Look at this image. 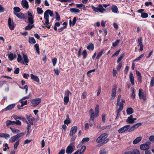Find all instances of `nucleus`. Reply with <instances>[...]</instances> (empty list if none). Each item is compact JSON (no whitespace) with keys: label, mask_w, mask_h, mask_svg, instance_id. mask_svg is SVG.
Listing matches in <instances>:
<instances>
[{"label":"nucleus","mask_w":154,"mask_h":154,"mask_svg":"<svg viewBox=\"0 0 154 154\" xmlns=\"http://www.w3.org/2000/svg\"><path fill=\"white\" fill-rule=\"evenodd\" d=\"M108 135L106 133H104L100 135L96 140V141L98 143H101L102 144L106 143L109 141L107 139Z\"/></svg>","instance_id":"f257e3e1"},{"label":"nucleus","mask_w":154,"mask_h":154,"mask_svg":"<svg viewBox=\"0 0 154 154\" xmlns=\"http://www.w3.org/2000/svg\"><path fill=\"white\" fill-rule=\"evenodd\" d=\"M99 106H96L94 112L92 109H90L89 112L90 113V117L89 120V122L91 120L94 121L95 118L99 116Z\"/></svg>","instance_id":"f03ea898"},{"label":"nucleus","mask_w":154,"mask_h":154,"mask_svg":"<svg viewBox=\"0 0 154 154\" xmlns=\"http://www.w3.org/2000/svg\"><path fill=\"white\" fill-rule=\"evenodd\" d=\"M75 146L74 142H70V144L67 147L66 153L67 154H71L74 151Z\"/></svg>","instance_id":"7ed1b4c3"},{"label":"nucleus","mask_w":154,"mask_h":154,"mask_svg":"<svg viewBox=\"0 0 154 154\" xmlns=\"http://www.w3.org/2000/svg\"><path fill=\"white\" fill-rule=\"evenodd\" d=\"M91 8L94 11L96 12L99 11L101 13H103V11L105 10V9L100 4L98 6V7L97 8L92 5L91 6Z\"/></svg>","instance_id":"20e7f679"},{"label":"nucleus","mask_w":154,"mask_h":154,"mask_svg":"<svg viewBox=\"0 0 154 154\" xmlns=\"http://www.w3.org/2000/svg\"><path fill=\"white\" fill-rule=\"evenodd\" d=\"M8 25L9 27L11 30L14 29L15 27V25L13 20H11L10 18H9L8 20Z\"/></svg>","instance_id":"39448f33"},{"label":"nucleus","mask_w":154,"mask_h":154,"mask_svg":"<svg viewBox=\"0 0 154 154\" xmlns=\"http://www.w3.org/2000/svg\"><path fill=\"white\" fill-rule=\"evenodd\" d=\"M27 14L28 15V20L29 23L31 25H32L33 24L34 17L32 15V14L28 11L27 12Z\"/></svg>","instance_id":"423d86ee"},{"label":"nucleus","mask_w":154,"mask_h":154,"mask_svg":"<svg viewBox=\"0 0 154 154\" xmlns=\"http://www.w3.org/2000/svg\"><path fill=\"white\" fill-rule=\"evenodd\" d=\"M142 91L143 90L142 89H139L138 95L140 99H143L144 101H145L146 100V98L144 94L142 92Z\"/></svg>","instance_id":"0eeeda50"},{"label":"nucleus","mask_w":154,"mask_h":154,"mask_svg":"<svg viewBox=\"0 0 154 154\" xmlns=\"http://www.w3.org/2000/svg\"><path fill=\"white\" fill-rule=\"evenodd\" d=\"M48 10L45 11L44 13V18L45 19V23H44V25H48L49 24L48 13Z\"/></svg>","instance_id":"6e6552de"},{"label":"nucleus","mask_w":154,"mask_h":154,"mask_svg":"<svg viewBox=\"0 0 154 154\" xmlns=\"http://www.w3.org/2000/svg\"><path fill=\"white\" fill-rule=\"evenodd\" d=\"M130 126L129 125H126L124 126L118 130V132L119 133H122L125 132L127 130H128L130 128Z\"/></svg>","instance_id":"1a4fd4ad"},{"label":"nucleus","mask_w":154,"mask_h":154,"mask_svg":"<svg viewBox=\"0 0 154 154\" xmlns=\"http://www.w3.org/2000/svg\"><path fill=\"white\" fill-rule=\"evenodd\" d=\"M41 100L40 98H36L32 100L31 103L33 104L34 106H37L41 103Z\"/></svg>","instance_id":"9d476101"},{"label":"nucleus","mask_w":154,"mask_h":154,"mask_svg":"<svg viewBox=\"0 0 154 154\" xmlns=\"http://www.w3.org/2000/svg\"><path fill=\"white\" fill-rule=\"evenodd\" d=\"M77 127L76 126H74L72 127L70 130L69 136H72L74 134H75L77 131Z\"/></svg>","instance_id":"9b49d317"},{"label":"nucleus","mask_w":154,"mask_h":154,"mask_svg":"<svg viewBox=\"0 0 154 154\" xmlns=\"http://www.w3.org/2000/svg\"><path fill=\"white\" fill-rule=\"evenodd\" d=\"M116 88L117 87L116 85H115L113 86L111 95L112 97L111 99L112 100H114L116 96Z\"/></svg>","instance_id":"f8f14e48"},{"label":"nucleus","mask_w":154,"mask_h":154,"mask_svg":"<svg viewBox=\"0 0 154 154\" xmlns=\"http://www.w3.org/2000/svg\"><path fill=\"white\" fill-rule=\"evenodd\" d=\"M21 3L23 8L26 9H28L29 8L28 3L26 0H22Z\"/></svg>","instance_id":"ddd939ff"},{"label":"nucleus","mask_w":154,"mask_h":154,"mask_svg":"<svg viewBox=\"0 0 154 154\" xmlns=\"http://www.w3.org/2000/svg\"><path fill=\"white\" fill-rule=\"evenodd\" d=\"M140 149L143 150H146L148 149L149 148V146L146 143L142 144L140 146Z\"/></svg>","instance_id":"4468645a"},{"label":"nucleus","mask_w":154,"mask_h":154,"mask_svg":"<svg viewBox=\"0 0 154 154\" xmlns=\"http://www.w3.org/2000/svg\"><path fill=\"white\" fill-rule=\"evenodd\" d=\"M14 14L20 19H26L24 14L20 12L18 14L14 12Z\"/></svg>","instance_id":"2eb2a0df"},{"label":"nucleus","mask_w":154,"mask_h":154,"mask_svg":"<svg viewBox=\"0 0 154 154\" xmlns=\"http://www.w3.org/2000/svg\"><path fill=\"white\" fill-rule=\"evenodd\" d=\"M30 77L31 79L33 81L36 82L38 83L40 81L38 77L37 76L34 75L33 74H30Z\"/></svg>","instance_id":"dca6fc26"},{"label":"nucleus","mask_w":154,"mask_h":154,"mask_svg":"<svg viewBox=\"0 0 154 154\" xmlns=\"http://www.w3.org/2000/svg\"><path fill=\"white\" fill-rule=\"evenodd\" d=\"M138 45L140 46V51H142L143 50V45L142 43V39L141 37H140L138 40Z\"/></svg>","instance_id":"f3484780"},{"label":"nucleus","mask_w":154,"mask_h":154,"mask_svg":"<svg viewBox=\"0 0 154 154\" xmlns=\"http://www.w3.org/2000/svg\"><path fill=\"white\" fill-rule=\"evenodd\" d=\"M23 61H22V63L23 64H26L27 65V63L29 62V60L28 59L27 56L24 54H23Z\"/></svg>","instance_id":"a211bd4d"},{"label":"nucleus","mask_w":154,"mask_h":154,"mask_svg":"<svg viewBox=\"0 0 154 154\" xmlns=\"http://www.w3.org/2000/svg\"><path fill=\"white\" fill-rule=\"evenodd\" d=\"M129 79L132 85H134V77L132 72H131L129 75Z\"/></svg>","instance_id":"6ab92c4d"},{"label":"nucleus","mask_w":154,"mask_h":154,"mask_svg":"<svg viewBox=\"0 0 154 154\" xmlns=\"http://www.w3.org/2000/svg\"><path fill=\"white\" fill-rule=\"evenodd\" d=\"M19 140L17 136L15 135L12 137L9 140V141L10 143L14 142L16 141Z\"/></svg>","instance_id":"aec40b11"},{"label":"nucleus","mask_w":154,"mask_h":154,"mask_svg":"<svg viewBox=\"0 0 154 154\" xmlns=\"http://www.w3.org/2000/svg\"><path fill=\"white\" fill-rule=\"evenodd\" d=\"M142 138L141 137H138L133 140V143L134 144H137L141 140Z\"/></svg>","instance_id":"412c9836"},{"label":"nucleus","mask_w":154,"mask_h":154,"mask_svg":"<svg viewBox=\"0 0 154 154\" xmlns=\"http://www.w3.org/2000/svg\"><path fill=\"white\" fill-rule=\"evenodd\" d=\"M64 122L65 124L67 125L71 123L70 120L69 118V115L68 114L67 115L66 119L64 121Z\"/></svg>","instance_id":"4be33fe9"},{"label":"nucleus","mask_w":154,"mask_h":154,"mask_svg":"<svg viewBox=\"0 0 154 154\" xmlns=\"http://www.w3.org/2000/svg\"><path fill=\"white\" fill-rule=\"evenodd\" d=\"M70 11L72 13H78L80 11L79 9L75 8H71Z\"/></svg>","instance_id":"5701e85b"},{"label":"nucleus","mask_w":154,"mask_h":154,"mask_svg":"<svg viewBox=\"0 0 154 154\" xmlns=\"http://www.w3.org/2000/svg\"><path fill=\"white\" fill-rule=\"evenodd\" d=\"M123 106H120L119 108L117 109V117H118L120 115V112L121 110H123Z\"/></svg>","instance_id":"b1692460"},{"label":"nucleus","mask_w":154,"mask_h":154,"mask_svg":"<svg viewBox=\"0 0 154 154\" xmlns=\"http://www.w3.org/2000/svg\"><path fill=\"white\" fill-rule=\"evenodd\" d=\"M112 10L113 13H117L118 9L117 6L115 5H113L112 8Z\"/></svg>","instance_id":"393cba45"},{"label":"nucleus","mask_w":154,"mask_h":154,"mask_svg":"<svg viewBox=\"0 0 154 154\" xmlns=\"http://www.w3.org/2000/svg\"><path fill=\"white\" fill-rule=\"evenodd\" d=\"M6 123L7 126L14 125V121H11V120H8L6 121Z\"/></svg>","instance_id":"a878e982"},{"label":"nucleus","mask_w":154,"mask_h":154,"mask_svg":"<svg viewBox=\"0 0 154 154\" xmlns=\"http://www.w3.org/2000/svg\"><path fill=\"white\" fill-rule=\"evenodd\" d=\"M16 57V55H14L13 53H11L8 55V58L11 61L13 60L14 59V58Z\"/></svg>","instance_id":"bb28decb"},{"label":"nucleus","mask_w":154,"mask_h":154,"mask_svg":"<svg viewBox=\"0 0 154 154\" xmlns=\"http://www.w3.org/2000/svg\"><path fill=\"white\" fill-rule=\"evenodd\" d=\"M87 48L89 50H93L94 48L93 44L91 43H89V45L87 46Z\"/></svg>","instance_id":"cd10ccee"},{"label":"nucleus","mask_w":154,"mask_h":154,"mask_svg":"<svg viewBox=\"0 0 154 154\" xmlns=\"http://www.w3.org/2000/svg\"><path fill=\"white\" fill-rule=\"evenodd\" d=\"M10 128L11 130V131L14 134L18 133L20 132V131L19 130L15 129L11 127H10Z\"/></svg>","instance_id":"c85d7f7f"},{"label":"nucleus","mask_w":154,"mask_h":154,"mask_svg":"<svg viewBox=\"0 0 154 154\" xmlns=\"http://www.w3.org/2000/svg\"><path fill=\"white\" fill-rule=\"evenodd\" d=\"M29 42L30 43L35 44V41L33 37H30L29 38Z\"/></svg>","instance_id":"c756f323"},{"label":"nucleus","mask_w":154,"mask_h":154,"mask_svg":"<svg viewBox=\"0 0 154 154\" xmlns=\"http://www.w3.org/2000/svg\"><path fill=\"white\" fill-rule=\"evenodd\" d=\"M33 24L30 25V24H29L27 26L25 27V29L26 30H29L31 29L34 26Z\"/></svg>","instance_id":"7c9ffc66"},{"label":"nucleus","mask_w":154,"mask_h":154,"mask_svg":"<svg viewBox=\"0 0 154 154\" xmlns=\"http://www.w3.org/2000/svg\"><path fill=\"white\" fill-rule=\"evenodd\" d=\"M55 19L57 21H59L60 20V15H59L58 13L56 11L55 12Z\"/></svg>","instance_id":"2f4dec72"},{"label":"nucleus","mask_w":154,"mask_h":154,"mask_svg":"<svg viewBox=\"0 0 154 154\" xmlns=\"http://www.w3.org/2000/svg\"><path fill=\"white\" fill-rule=\"evenodd\" d=\"M14 106H7L5 109L2 110V112L7 110H10L14 108Z\"/></svg>","instance_id":"473e14b6"},{"label":"nucleus","mask_w":154,"mask_h":154,"mask_svg":"<svg viewBox=\"0 0 154 154\" xmlns=\"http://www.w3.org/2000/svg\"><path fill=\"white\" fill-rule=\"evenodd\" d=\"M36 9L37 12L38 13V14H42L43 12V11L42 10V9L41 8L37 7Z\"/></svg>","instance_id":"72a5a7b5"},{"label":"nucleus","mask_w":154,"mask_h":154,"mask_svg":"<svg viewBox=\"0 0 154 154\" xmlns=\"http://www.w3.org/2000/svg\"><path fill=\"white\" fill-rule=\"evenodd\" d=\"M127 113L128 114H131L133 113V109L131 107L128 108L127 110Z\"/></svg>","instance_id":"f704fd0d"},{"label":"nucleus","mask_w":154,"mask_h":154,"mask_svg":"<svg viewBox=\"0 0 154 154\" xmlns=\"http://www.w3.org/2000/svg\"><path fill=\"white\" fill-rule=\"evenodd\" d=\"M34 47L35 48L37 53L39 54L40 53L39 45L38 44H36L34 45Z\"/></svg>","instance_id":"c9c22d12"},{"label":"nucleus","mask_w":154,"mask_h":154,"mask_svg":"<svg viewBox=\"0 0 154 154\" xmlns=\"http://www.w3.org/2000/svg\"><path fill=\"white\" fill-rule=\"evenodd\" d=\"M104 51V50L103 49H102L97 54V55L96 57V58L97 59H98L102 55Z\"/></svg>","instance_id":"e433bc0d"},{"label":"nucleus","mask_w":154,"mask_h":154,"mask_svg":"<svg viewBox=\"0 0 154 154\" xmlns=\"http://www.w3.org/2000/svg\"><path fill=\"white\" fill-rule=\"evenodd\" d=\"M70 94H71V93L70 91L67 90L65 91L64 94L65 97H69Z\"/></svg>","instance_id":"4c0bfd02"},{"label":"nucleus","mask_w":154,"mask_h":154,"mask_svg":"<svg viewBox=\"0 0 154 154\" xmlns=\"http://www.w3.org/2000/svg\"><path fill=\"white\" fill-rule=\"evenodd\" d=\"M25 134L23 132L20 133H18L16 135L18 139L19 140L20 137L23 136Z\"/></svg>","instance_id":"58836bf2"},{"label":"nucleus","mask_w":154,"mask_h":154,"mask_svg":"<svg viewBox=\"0 0 154 154\" xmlns=\"http://www.w3.org/2000/svg\"><path fill=\"white\" fill-rule=\"evenodd\" d=\"M144 54H142L140 55L139 57H137V58L134 60V61H138L140 60L144 56Z\"/></svg>","instance_id":"ea45409f"},{"label":"nucleus","mask_w":154,"mask_h":154,"mask_svg":"<svg viewBox=\"0 0 154 154\" xmlns=\"http://www.w3.org/2000/svg\"><path fill=\"white\" fill-rule=\"evenodd\" d=\"M69 99V97H65L64 98V104L65 105L66 104V103H68Z\"/></svg>","instance_id":"a19ab883"},{"label":"nucleus","mask_w":154,"mask_h":154,"mask_svg":"<svg viewBox=\"0 0 154 154\" xmlns=\"http://www.w3.org/2000/svg\"><path fill=\"white\" fill-rule=\"evenodd\" d=\"M22 57L21 56L20 54H18V57L17 58V61L18 63H22Z\"/></svg>","instance_id":"79ce46f5"},{"label":"nucleus","mask_w":154,"mask_h":154,"mask_svg":"<svg viewBox=\"0 0 154 154\" xmlns=\"http://www.w3.org/2000/svg\"><path fill=\"white\" fill-rule=\"evenodd\" d=\"M148 14L146 13H142L141 14V17L143 18H146L148 17Z\"/></svg>","instance_id":"37998d69"},{"label":"nucleus","mask_w":154,"mask_h":154,"mask_svg":"<svg viewBox=\"0 0 154 154\" xmlns=\"http://www.w3.org/2000/svg\"><path fill=\"white\" fill-rule=\"evenodd\" d=\"M19 144V140H18L17 141L14 145V149H16L17 148V147Z\"/></svg>","instance_id":"c03bdc74"},{"label":"nucleus","mask_w":154,"mask_h":154,"mask_svg":"<svg viewBox=\"0 0 154 154\" xmlns=\"http://www.w3.org/2000/svg\"><path fill=\"white\" fill-rule=\"evenodd\" d=\"M133 119H129V118H128V119L126 120V121L129 123L130 124H133L134 123V121L133 120Z\"/></svg>","instance_id":"a18cd8bd"},{"label":"nucleus","mask_w":154,"mask_h":154,"mask_svg":"<svg viewBox=\"0 0 154 154\" xmlns=\"http://www.w3.org/2000/svg\"><path fill=\"white\" fill-rule=\"evenodd\" d=\"M89 140V138L88 137L84 138L82 140V143H84L86 142H88Z\"/></svg>","instance_id":"49530a36"},{"label":"nucleus","mask_w":154,"mask_h":154,"mask_svg":"<svg viewBox=\"0 0 154 154\" xmlns=\"http://www.w3.org/2000/svg\"><path fill=\"white\" fill-rule=\"evenodd\" d=\"M14 10L15 12H19L20 11V8L18 7H15L14 8Z\"/></svg>","instance_id":"de8ad7c7"},{"label":"nucleus","mask_w":154,"mask_h":154,"mask_svg":"<svg viewBox=\"0 0 154 154\" xmlns=\"http://www.w3.org/2000/svg\"><path fill=\"white\" fill-rule=\"evenodd\" d=\"M77 8H80L82 7L85 8V6L83 4H76V5Z\"/></svg>","instance_id":"09e8293b"},{"label":"nucleus","mask_w":154,"mask_h":154,"mask_svg":"<svg viewBox=\"0 0 154 154\" xmlns=\"http://www.w3.org/2000/svg\"><path fill=\"white\" fill-rule=\"evenodd\" d=\"M120 42L119 39L117 40L115 42L112 43L113 46L115 47Z\"/></svg>","instance_id":"8fccbe9b"},{"label":"nucleus","mask_w":154,"mask_h":154,"mask_svg":"<svg viewBox=\"0 0 154 154\" xmlns=\"http://www.w3.org/2000/svg\"><path fill=\"white\" fill-rule=\"evenodd\" d=\"M14 125H21V123L19 120H17L16 121H14Z\"/></svg>","instance_id":"3c124183"},{"label":"nucleus","mask_w":154,"mask_h":154,"mask_svg":"<svg viewBox=\"0 0 154 154\" xmlns=\"http://www.w3.org/2000/svg\"><path fill=\"white\" fill-rule=\"evenodd\" d=\"M82 55L83 56V58L85 59L86 58L87 56V52L85 50L83 51Z\"/></svg>","instance_id":"603ef678"},{"label":"nucleus","mask_w":154,"mask_h":154,"mask_svg":"<svg viewBox=\"0 0 154 154\" xmlns=\"http://www.w3.org/2000/svg\"><path fill=\"white\" fill-rule=\"evenodd\" d=\"M21 89H25L26 90V94L27 92V91L28 90V86L27 85H25L24 88L19 87Z\"/></svg>","instance_id":"864d4df0"},{"label":"nucleus","mask_w":154,"mask_h":154,"mask_svg":"<svg viewBox=\"0 0 154 154\" xmlns=\"http://www.w3.org/2000/svg\"><path fill=\"white\" fill-rule=\"evenodd\" d=\"M142 123H138L134 125V126L135 129H137L141 125Z\"/></svg>","instance_id":"5fc2aeb1"},{"label":"nucleus","mask_w":154,"mask_h":154,"mask_svg":"<svg viewBox=\"0 0 154 154\" xmlns=\"http://www.w3.org/2000/svg\"><path fill=\"white\" fill-rule=\"evenodd\" d=\"M86 148V146H83L81 148L79 151L82 152H84Z\"/></svg>","instance_id":"6e6d98bb"},{"label":"nucleus","mask_w":154,"mask_h":154,"mask_svg":"<svg viewBox=\"0 0 154 154\" xmlns=\"http://www.w3.org/2000/svg\"><path fill=\"white\" fill-rule=\"evenodd\" d=\"M57 61V59L56 58H54L52 59V62L54 66H55Z\"/></svg>","instance_id":"4d7b16f0"},{"label":"nucleus","mask_w":154,"mask_h":154,"mask_svg":"<svg viewBox=\"0 0 154 154\" xmlns=\"http://www.w3.org/2000/svg\"><path fill=\"white\" fill-rule=\"evenodd\" d=\"M120 51V49H119V50L117 51L116 52H115L112 55V57H113L115 56H117L119 54V52Z\"/></svg>","instance_id":"13d9d810"},{"label":"nucleus","mask_w":154,"mask_h":154,"mask_svg":"<svg viewBox=\"0 0 154 154\" xmlns=\"http://www.w3.org/2000/svg\"><path fill=\"white\" fill-rule=\"evenodd\" d=\"M154 84V77H152L151 79L150 85L151 87H152Z\"/></svg>","instance_id":"bf43d9fd"},{"label":"nucleus","mask_w":154,"mask_h":154,"mask_svg":"<svg viewBox=\"0 0 154 154\" xmlns=\"http://www.w3.org/2000/svg\"><path fill=\"white\" fill-rule=\"evenodd\" d=\"M10 135L7 133H4L3 137L5 138L6 139H8L10 137Z\"/></svg>","instance_id":"052dcab7"},{"label":"nucleus","mask_w":154,"mask_h":154,"mask_svg":"<svg viewBox=\"0 0 154 154\" xmlns=\"http://www.w3.org/2000/svg\"><path fill=\"white\" fill-rule=\"evenodd\" d=\"M26 119L28 120V121L29 122V121H30V119H31L30 118L32 117V115L31 114H29L28 115H26Z\"/></svg>","instance_id":"680f3d73"},{"label":"nucleus","mask_w":154,"mask_h":154,"mask_svg":"<svg viewBox=\"0 0 154 154\" xmlns=\"http://www.w3.org/2000/svg\"><path fill=\"white\" fill-rule=\"evenodd\" d=\"M133 153L134 154H140V151L137 149H135L133 151Z\"/></svg>","instance_id":"e2e57ef3"},{"label":"nucleus","mask_w":154,"mask_h":154,"mask_svg":"<svg viewBox=\"0 0 154 154\" xmlns=\"http://www.w3.org/2000/svg\"><path fill=\"white\" fill-rule=\"evenodd\" d=\"M77 20V18L76 17H74L73 19L72 25L74 26Z\"/></svg>","instance_id":"0e129e2a"},{"label":"nucleus","mask_w":154,"mask_h":154,"mask_svg":"<svg viewBox=\"0 0 154 154\" xmlns=\"http://www.w3.org/2000/svg\"><path fill=\"white\" fill-rule=\"evenodd\" d=\"M20 103H21V105L20 106H23L24 105H26L27 104V101L26 100L23 102L22 100H20Z\"/></svg>","instance_id":"69168bd1"},{"label":"nucleus","mask_w":154,"mask_h":154,"mask_svg":"<svg viewBox=\"0 0 154 154\" xmlns=\"http://www.w3.org/2000/svg\"><path fill=\"white\" fill-rule=\"evenodd\" d=\"M122 66V63H120L117 67V69L118 71H119L121 68Z\"/></svg>","instance_id":"338daca9"},{"label":"nucleus","mask_w":154,"mask_h":154,"mask_svg":"<svg viewBox=\"0 0 154 154\" xmlns=\"http://www.w3.org/2000/svg\"><path fill=\"white\" fill-rule=\"evenodd\" d=\"M54 71L55 73L57 75H58L60 73V71L58 69H54Z\"/></svg>","instance_id":"774afa93"}]
</instances>
